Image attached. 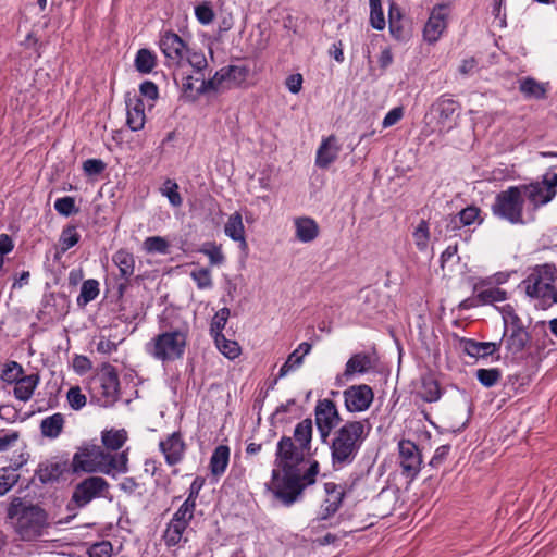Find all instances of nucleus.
Returning a JSON list of instances; mask_svg holds the SVG:
<instances>
[{
    "label": "nucleus",
    "instance_id": "obj_1",
    "mask_svg": "<svg viewBox=\"0 0 557 557\" xmlns=\"http://www.w3.org/2000/svg\"><path fill=\"white\" fill-rule=\"evenodd\" d=\"M370 430L369 420L363 419L347 420L333 432L330 451L332 468L335 471L354 462L369 436Z\"/></svg>",
    "mask_w": 557,
    "mask_h": 557
},
{
    "label": "nucleus",
    "instance_id": "obj_2",
    "mask_svg": "<svg viewBox=\"0 0 557 557\" xmlns=\"http://www.w3.org/2000/svg\"><path fill=\"white\" fill-rule=\"evenodd\" d=\"M301 462L275 458V465L283 471V476L278 470H272V485L274 495L284 504L290 505L300 496L306 487L301 482L298 466Z\"/></svg>",
    "mask_w": 557,
    "mask_h": 557
},
{
    "label": "nucleus",
    "instance_id": "obj_3",
    "mask_svg": "<svg viewBox=\"0 0 557 557\" xmlns=\"http://www.w3.org/2000/svg\"><path fill=\"white\" fill-rule=\"evenodd\" d=\"M313 422L306 418L296 424L293 437L283 435L277 443L275 457L277 459L304 462L306 454L311 449Z\"/></svg>",
    "mask_w": 557,
    "mask_h": 557
},
{
    "label": "nucleus",
    "instance_id": "obj_4",
    "mask_svg": "<svg viewBox=\"0 0 557 557\" xmlns=\"http://www.w3.org/2000/svg\"><path fill=\"white\" fill-rule=\"evenodd\" d=\"M524 199L521 187L509 186L506 190L498 193L491 207L492 213L511 224H525L523 220Z\"/></svg>",
    "mask_w": 557,
    "mask_h": 557
},
{
    "label": "nucleus",
    "instance_id": "obj_5",
    "mask_svg": "<svg viewBox=\"0 0 557 557\" xmlns=\"http://www.w3.org/2000/svg\"><path fill=\"white\" fill-rule=\"evenodd\" d=\"M152 355L162 361L181 359L187 346V333L182 330L163 332L154 337Z\"/></svg>",
    "mask_w": 557,
    "mask_h": 557
},
{
    "label": "nucleus",
    "instance_id": "obj_6",
    "mask_svg": "<svg viewBox=\"0 0 557 557\" xmlns=\"http://www.w3.org/2000/svg\"><path fill=\"white\" fill-rule=\"evenodd\" d=\"M248 74L249 69L246 65H227L218 70L209 79H206L205 74H201V77H197L196 82H200V92L218 91L224 82H234L236 85H240L246 81Z\"/></svg>",
    "mask_w": 557,
    "mask_h": 557
},
{
    "label": "nucleus",
    "instance_id": "obj_7",
    "mask_svg": "<svg viewBox=\"0 0 557 557\" xmlns=\"http://www.w3.org/2000/svg\"><path fill=\"white\" fill-rule=\"evenodd\" d=\"M423 463L422 453L419 446L410 440H400L398 442V465L401 474L412 482L421 471Z\"/></svg>",
    "mask_w": 557,
    "mask_h": 557
},
{
    "label": "nucleus",
    "instance_id": "obj_8",
    "mask_svg": "<svg viewBox=\"0 0 557 557\" xmlns=\"http://www.w3.org/2000/svg\"><path fill=\"white\" fill-rule=\"evenodd\" d=\"M9 519L17 518V522H47L48 513L38 504L14 497L7 507Z\"/></svg>",
    "mask_w": 557,
    "mask_h": 557
},
{
    "label": "nucleus",
    "instance_id": "obj_9",
    "mask_svg": "<svg viewBox=\"0 0 557 557\" xmlns=\"http://www.w3.org/2000/svg\"><path fill=\"white\" fill-rule=\"evenodd\" d=\"M70 300L65 293H45L41 299V308L36 314L40 322L51 321L53 318H62L69 312Z\"/></svg>",
    "mask_w": 557,
    "mask_h": 557
},
{
    "label": "nucleus",
    "instance_id": "obj_10",
    "mask_svg": "<svg viewBox=\"0 0 557 557\" xmlns=\"http://www.w3.org/2000/svg\"><path fill=\"white\" fill-rule=\"evenodd\" d=\"M108 488L109 484L103 478L88 476L75 486L70 503H74L76 507H84Z\"/></svg>",
    "mask_w": 557,
    "mask_h": 557
},
{
    "label": "nucleus",
    "instance_id": "obj_11",
    "mask_svg": "<svg viewBox=\"0 0 557 557\" xmlns=\"http://www.w3.org/2000/svg\"><path fill=\"white\" fill-rule=\"evenodd\" d=\"M345 408L348 412H363L374 400V392L367 384L352 385L343 392Z\"/></svg>",
    "mask_w": 557,
    "mask_h": 557
},
{
    "label": "nucleus",
    "instance_id": "obj_12",
    "mask_svg": "<svg viewBox=\"0 0 557 557\" xmlns=\"http://www.w3.org/2000/svg\"><path fill=\"white\" fill-rule=\"evenodd\" d=\"M461 104L446 95L441 96L434 101L430 108L431 114H434L437 119V124L442 128L450 129L455 124L456 120L460 115Z\"/></svg>",
    "mask_w": 557,
    "mask_h": 557
},
{
    "label": "nucleus",
    "instance_id": "obj_13",
    "mask_svg": "<svg viewBox=\"0 0 557 557\" xmlns=\"http://www.w3.org/2000/svg\"><path fill=\"white\" fill-rule=\"evenodd\" d=\"M64 473H71L67 457H53L51 460L40 462L35 470V476L42 485L59 482Z\"/></svg>",
    "mask_w": 557,
    "mask_h": 557
},
{
    "label": "nucleus",
    "instance_id": "obj_14",
    "mask_svg": "<svg viewBox=\"0 0 557 557\" xmlns=\"http://www.w3.org/2000/svg\"><path fill=\"white\" fill-rule=\"evenodd\" d=\"M97 380L99 381L102 396L109 404L115 403L120 396V380L116 368L109 362L102 363Z\"/></svg>",
    "mask_w": 557,
    "mask_h": 557
},
{
    "label": "nucleus",
    "instance_id": "obj_15",
    "mask_svg": "<svg viewBox=\"0 0 557 557\" xmlns=\"http://www.w3.org/2000/svg\"><path fill=\"white\" fill-rule=\"evenodd\" d=\"M531 339V334L527 331L525 326L509 331L508 320L504 317V333L500 341L502 343L504 342L507 354L513 357L521 354Z\"/></svg>",
    "mask_w": 557,
    "mask_h": 557
},
{
    "label": "nucleus",
    "instance_id": "obj_16",
    "mask_svg": "<svg viewBox=\"0 0 557 557\" xmlns=\"http://www.w3.org/2000/svg\"><path fill=\"white\" fill-rule=\"evenodd\" d=\"M187 48L183 38L172 30L165 32L160 39V49L164 57L176 65H180L185 58Z\"/></svg>",
    "mask_w": 557,
    "mask_h": 557
},
{
    "label": "nucleus",
    "instance_id": "obj_17",
    "mask_svg": "<svg viewBox=\"0 0 557 557\" xmlns=\"http://www.w3.org/2000/svg\"><path fill=\"white\" fill-rule=\"evenodd\" d=\"M342 422L343 419L334 400L324 398L317 401L314 407L315 426L325 425L337 429Z\"/></svg>",
    "mask_w": 557,
    "mask_h": 557
},
{
    "label": "nucleus",
    "instance_id": "obj_18",
    "mask_svg": "<svg viewBox=\"0 0 557 557\" xmlns=\"http://www.w3.org/2000/svg\"><path fill=\"white\" fill-rule=\"evenodd\" d=\"M459 347L471 358L480 359L487 358L488 356H494L500 349L502 341L499 342H478L472 338L467 337H457Z\"/></svg>",
    "mask_w": 557,
    "mask_h": 557
},
{
    "label": "nucleus",
    "instance_id": "obj_19",
    "mask_svg": "<svg viewBox=\"0 0 557 557\" xmlns=\"http://www.w3.org/2000/svg\"><path fill=\"white\" fill-rule=\"evenodd\" d=\"M446 4H437L433 8L431 15L424 26L423 37L429 44H434L446 28Z\"/></svg>",
    "mask_w": 557,
    "mask_h": 557
},
{
    "label": "nucleus",
    "instance_id": "obj_20",
    "mask_svg": "<svg viewBox=\"0 0 557 557\" xmlns=\"http://www.w3.org/2000/svg\"><path fill=\"white\" fill-rule=\"evenodd\" d=\"M160 450L164 454L165 461L169 466H175L184 457L186 444L180 431L173 432L165 441L159 443Z\"/></svg>",
    "mask_w": 557,
    "mask_h": 557
},
{
    "label": "nucleus",
    "instance_id": "obj_21",
    "mask_svg": "<svg viewBox=\"0 0 557 557\" xmlns=\"http://www.w3.org/2000/svg\"><path fill=\"white\" fill-rule=\"evenodd\" d=\"M125 104H126V124L131 131L136 132L144 127L145 125V106L140 96L133 95L127 92L125 95Z\"/></svg>",
    "mask_w": 557,
    "mask_h": 557
},
{
    "label": "nucleus",
    "instance_id": "obj_22",
    "mask_svg": "<svg viewBox=\"0 0 557 557\" xmlns=\"http://www.w3.org/2000/svg\"><path fill=\"white\" fill-rule=\"evenodd\" d=\"M388 27L391 36L398 41H408L411 37V28L407 20L404 18L399 8L392 3L388 12Z\"/></svg>",
    "mask_w": 557,
    "mask_h": 557
},
{
    "label": "nucleus",
    "instance_id": "obj_23",
    "mask_svg": "<svg viewBox=\"0 0 557 557\" xmlns=\"http://www.w3.org/2000/svg\"><path fill=\"white\" fill-rule=\"evenodd\" d=\"M336 138L329 136L321 143L315 157V165L320 169H327L337 159L338 148L334 147Z\"/></svg>",
    "mask_w": 557,
    "mask_h": 557
},
{
    "label": "nucleus",
    "instance_id": "obj_24",
    "mask_svg": "<svg viewBox=\"0 0 557 557\" xmlns=\"http://www.w3.org/2000/svg\"><path fill=\"white\" fill-rule=\"evenodd\" d=\"M296 237L301 243L313 242L320 233V227L315 220L309 216L295 219Z\"/></svg>",
    "mask_w": 557,
    "mask_h": 557
},
{
    "label": "nucleus",
    "instance_id": "obj_25",
    "mask_svg": "<svg viewBox=\"0 0 557 557\" xmlns=\"http://www.w3.org/2000/svg\"><path fill=\"white\" fill-rule=\"evenodd\" d=\"M39 374L33 373L22 376L14 385L13 394L21 401H28L39 384Z\"/></svg>",
    "mask_w": 557,
    "mask_h": 557
},
{
    "label": "nucleus",
    "instance_id": "obj_26",
    "mask_svg": "<svg viewBox=\"0 0 557 557\" xmlns=\"http://www.w3.org/2000/svg\"><path fill=\"white\" fill-rule=\"evenodd\" d=\"M312 345L308 342H302L297 349H295L287 357L286 361L283 363L278 371V377H284L288 374L289 371L299 367L304 362V357L310 352Z\"/></svg>",
    "mask_w": 557,
    "mask_h": 557
},
{
    "label": "nucleus",
    "instance_id": "obj_27",
    "mask_svg": "<svg viewBox=\"0 0 557 557\" xmlns=\"http://www.w3.org/2000/svg\"><path fill=\"white\" fill-rule=\"evenodd\" d=\"M224 232L234 242H239L240 248H247V242L245 239V227L239 212H235L230 215L227 222L225 223Z\"/></svg>",
    "mask_w": 557,
    "mask_h": 557
},
{
    "label": "nucleus",
    "instance_id": "obj_28",
    "mask_svg": "<svg viewBox=\"0 0 557 557\" xmlns=\"http://www.w3.org/2000/svg\"><path fill=\"white\" fill-rule=\"evenodd\" d=\"M112 261L119 268L121 277L128 281L135 270L134 255L128 250L121 248L113 255Z\"/></svg>",
    "mask_w": 557,
    "mask_h": 557
},
{
    "label": "nucleus",
    "instance_id": "obj_29",
    "mask_svg": "<svg viewBox=\"0 0 557 557\" xmlns=\"http://www.w3.org/2000/svg\"><path fill=\"white\" fill-rule=\"evenodd\" d=\"M371 358L364 352L352 355L346 362L343 375L348 379L356 373L363 374L371 369Z\"/></svg>",
    "mask_w": 557,
    "mask_h": 557
},
{
    "label": "nucleus",
    "instance_id": "obj_30",
    "mask_svg": "<svg viewBox=\"0 0 557 557\" xmlns=\"http://www.w3.org/2000/svg\"><path fill=\"white\" fill-rule=\"evenodd\" d=\"M64 423V417L60 412L42 419L40 422L41 435L48 438H57L62 433Z\"/></svg>",
    "mask_w": 557,
    "mask_h": 557
},
{
    "label": "nucleus",
    "instance_id": "obj_31",
    "mask_svg": "<svg viewBox=\"0 0 557 557\" xmlns=\"http://www.w3.org/2000/svg\"><path fill=\"white\" fill-rule=\"evenodd\" d=\"M426 403L437 401L442 396V388L438 381L432 375L422 376L421 391L418 393Z\"/></svg>",
    "mask_w": 557,
    "mask_h": 557
},
{
    "label": "nucleus",
    "instance_id": "obj_32",
    "mask_svg": "<svg viewBox=\"0 0 557 557\" xmlns=\"http://www.w3.org/2000/svg\"><path fill=\"white\" fill-rule=\"evenodd\" d=\"M230 461V448L226 445H219L210 458V471L213 475H221L225 472Z\"/></svg>",
    "mask_w": 557,
    "mask_h": 557
},
{
    "label": "nucleus",
    "instance_id": "obj_33",
    "mask_svg": "<svg viewBox=\"0 0 557 557\" xmlns=\"http://www.w3.org/2000/svg\"><path fill=\"white\" fill-rule=\"evenodd\" d=\"M324 491L327 495V498L325 499V503L327 504L325 511L327 515H333L342 505L343 498L345 496V490H343L334 482H326L324 484Z\"/></svg>",
    "mask_w": 557,
    "mask_h": 557
},
{
    "label": "nucleus",
    "instance_id": "obj_34",
    "mask_svg": "<svg viewBox=\"0 0 557 557\" xmlns=\"http://www.w3.org/2000/svg\"><path fill=\"white\" fill-rule=\"evenodd\" d=\"M70 471L71 473L76 474L81 472H107L108 470L101 469L97 460H91L90 458H86L75 453L72 462H70Z\"/></svg>",
    "mask_w": 557,
    "mask_h": 557
},
{
    "label": "nucleus",
    "instance_id": "obj_35",
    "mask_svg": "<svg viewBox=\"0 0 557 557\" xmlns=\"http://www.w3.org/2000/svg\"><path fill=\"white\" fill-rule=\"evenodd\" d=\"M231 311L227 307L221 308L213 317L210 324V334L214 337L215 343L219 345L221 342H226L223 334L225 324L230 318Z\"/></svg>",
    "mask_w": 557,
    "mask_h": 557
},
{
    "label": "nucleus",
    "instance_id": "obj_36",
    "mask_svg": "<svg viewBox=\"0 0 557 557\" xmlns=\"http://www.w3.org/2000/svg\"><path fill=\"white\" fill-rule=\"evenodd\" d=\"M134 66L141 74H149L157 66V55L147 48L137 51L134 60Z\"/></svg>",
    "mask_w": 557,
    "mask_h": 557
},
{
    "label": "nucleus",
    "instance_id": "obj_37",
    "mask_svg": "<svg viewBox=\"0 0 557 557\" xmlns=\"http://www.w3.org/2000/svg\"><path fill=\"white\" fill-rule=\"evenodd\" d=\"M521 187V194L524 193L528 200L533 207V211H536L540 207L546 203H540L545 198L546 189L540 182H531L529 184L519 185Z\"/></svg>",
    "mask_w": 557,
    "mask_h": 557
},
{
    "label": "nucleus",
    "instance_id": "obj_38",
    "mask_svg": "<svg viewBox=\"0 0 557 557\" xmlns=\"http://www.w3.org/2000/svg\"><path fill=\"white\" fill-rule=\"evenodd\" d=\"M127 441V432L124 429L104 430L101 433V442L107 449L119 450Z\"/></svg>",
    "mask_w": 557,
    "mask_h": 557
},
{
    "label": "nucleus",
    "instance_id": "obj_39",
    "mask_svg": "<svg viewBox=\"0 0 557 557\" xmlns=\"http://www.w3.org/2000/svg\"><path fill=\"white\" fill-rule=\"evenodd\" d=\"M99 295V282L89 278L83 282L81 293L77 297V306L83 308L90 301L95 300Z\"/></svg>",
    "mask_w": 557,
    "mask_h": 557
},
{
    "label": "nucleus",
    "instance_id": "obj_40",
    "mask_svg": "<svg viewBox=\"0 0 557 557\" xmlns=\"http://www.w3.org/2000/svg\"><path fill=\"white\" fill-rule=\"evenodd\" d=\"M79 239L81 235L76 232V226L74 224H67L64 226L59 237V247H61V252H66L69 249L77 245Z\"/></svg>",
    "mask_w": 557,
    "mask_h": 557
},
{
    "label": "nucleus",
    "instance_id": "obj_41",
    "mask_svg": "<svg viewBox=\"0 0 557 557\" xmlns=\"http://www.w3.org/2000/svg\"><path fill=\"white\" fill-rule=\"evenodd\" d=\"M476 299L480 306L492 305L507 299V292L505 289L493 287L490 289L481 290L476 294Z\"/></svg>",
    "mask_w": 557,
    "mask_h": 557
},
{
    "label": "nucleus",
    "instance_id": "obj_42",
    "mask_svg": "<svg viewBox=\"0 0 557 557\" xmlns=\"http://www.w3.org/2000/svg\"><path fill=\"white\" fill-rule=\"evenodd\" d=\"M185 57L188 64L194 69L197 77H201L203 71L208 67V61L202 51H196L189 47L185 51Z\"/></svg>",
    "mask_w": 557,
    "mask_h": 557
},
{
    "label": "nucleus",
    "instance_id": "obj_43",
    "mask_svg": "<svg viewBox=\"0 0 557 557\" xmlns=\"http://www.w3.org/2000/svg\"><path fill=\"white\" fill-rule=\"evenodd\" d=\"M199 252L209 258L211 265H221L225 262V256L222 252L221 245H216L214 242H206L199 249Z\"/></svg>",
    "mask_w": 557,
    "mask_h": 557
},
{
    "label": "nucleus",
    "instance_id": "obj_44",
    "mask_svg": "<svg viewBox=\"0 0 557 557\" xmlns=\"http://www.w3.org/2000/svg\"><path fill=\"white\" fill-rule=\"evenodd\" d=\"M46 524H15V532L23 541H35L44 535Z\"/></svg>",
    "mask_w": 557,
    "mask_h": 557
},
{
    "label": "nucleus",
    "instance_id": "obj_45",
    "mask_svg": "<svg viewBox=\"0 0 557 557\" xmlns=\"http://www.w3.org/2000/svg\"><path fill=\"white\" fill-rule=\"evenodd\" d=\"M520 91L525 96L533 97L535 99H542L546 94L545 87L531 77L524 78L521 82Z\"/></svg>",
    "mask_w": 557,
    "mask_h": 557
},
{
    "label": "nucleus",
    "instance_id": "obj_46",
    "mask_svg": "<svg viewBox=\"0 0 557 557\" xmlns=\"http://www.w3.org/2000/svg\"><path fill=\"white\" fill-rule=\"evenodd\" d=\"M476 380L484 387H493L502 377V371L498 368L479 369L475 373Z\"/></svg>",
    "mask_w": 557,
    "mask_h": 557
},
{
    "label": "nucleus",
    "instance_id": "obj_47",
    "mask_svg": "<svg viewBox=\"0 0 557 557\" xmlns=\"http://www.w3.org/2000/svg\"><path fill=\"white\" fill-rule=\"evenodd\" d=\"M461 227H462V225L458 223L457 214L456 215L448 214L440 221L436 230L438 232V235L448 237V236H453V235L456 236L457 235L456 232L459 231Z\"/></svg>",
    "mask_w": 557,
    "mask_h": 557
},
{
    "label": "nucleus",
    "instance_id": "obj_48",
    "mask_svg": "<svg viewBox=\"0 0 557 557\" xmlns=\"http://www.w3.org/2000/svg\"><path fill=\"white\" fill-rule=\"evenodd\" d=\"M370 2V25L377 29L385 28V17L382 9V0H369Z\"/></svg>",
    "mask_w": 557,
    "mask_h": 557
},
{
    "label": "nucleus",
    "instance_id": "obj_49",
    "mask_svg": "<svg viewBox=\"0 0 557 557\" xmlns=\"http://www.w3.org/2000/svg\"><path fill=\"white\" fill-rule=\"evenodd\" d=\"M22 376H24L23 367L16 361H9L5 363L0 379L8 384H15Z\"/></svg>",
    "mask_w": 557,
    "mask_h": 557
},
{
    "label": "nucleus",
    "instance_id": "obj_50",
    "mask_svg": "<svg viewBox=\"0 0 557 557\" xmlns=\"http://www.w3.org/2000/svg\"><path fill=\"white\" fill-rule=\"evenodd\" d=\"M197 77H194L193 75H187L183 77L182 82V97L185 101L188 102H196L200 96L206 95L207 92H200L199 87H194V81H196Z\"/></svg>",
    "mask_w": 557,
    "mask_h": 557
},
{
    "label": "nucleus",
    "instance_id": "obj_51",
    "mask_svg": "<svg viewBox=\"0 0 557 557\" xmlns=\"http://www.w3.org/2000/svg\"><path fill=\"white\" fill-rule=\"evenodd\" d=\"M169 242L161 236H150L144 242V249L148 253H169Z\"/></svg>",
    "mask_w": 557,
    "mask_h": 557
},
{
    "label": "nucleus",
    "instance_id": "obj_52",
    "mask_svg": "<svg viewBox=\"0 0 557 557\" xmlns=\"http://www.w3.org/2000/svg\"><path fill=\"white\" fill-rule=\"evenodd\" d=\"M481 210L476 206H468L462 209L458 214V223L462 226H470L474 222L478 224H482L483 219L480 218Z\"/></svg>",
    "mask_w": 557,
    "mask_h": 557
},
{
    "label": "nucleus",
    "instance_id": "obj_53",
    "mask_svg": "<svg viewBox=\"0 0 557 557\" xmlns=\"http://www.w3.org/2000/svg\"><path fill=\"white\" fill-rule=\"evenodd\" d=\"M54 209L60 215L65 218L76 214L79 211L75 205V198L72 196L58 198L54 201Z\"/></svg>",
    "mask_w": 557,
    "mask_h": 557
},
{
    "label": "nucleus",
    "instance_id": "obj_54",
    "mask_svg": "<svg viewBox=\"0 0 557 557\" xmlns=\"http://www.w3.org/2000/svg\"><path fill=\"white\" fill-rule=\"evenodd\" d=\"M161 191L173 207H180L182 205L183 199L178 193V185L175 181L166 178Z\"/></svg>",
    "mask_w": 557,
    "mask_h": 557
},
{
    "label": "nucleus",
    "instance_id": "obj_55",
    "mask_svg": "<svg viewBox=\"0 0 557 557\" xmlns=\"http://www.w3.org/2000/svg\"><path fill=\"white\" fill-rule=\"evenodd\" d=\"M195 503L186 499L174 513L170 522H189L194 519Z\"/></svg>",
    "mask_w": 557,
    "mask_h": 557
},
{
    "label": "nucleus",
    "instance_id": "obj_56",
    "mask_svg": "<svg viewBox=\"0 0 557 557\" xmlns=\"http://www.w3.org/2000/svg\"><path fill=\"white\" fill-rule=\"evenodd\" d=\"M186 524H168L163 539L168 546L176 545L183 536Z\"/></svg>",
    "mask_w": 557,
    "mask_h": 557
},
{
    "label": "nucleus",
    "instance_id": "obj_57",
    "mask_svg": "<svg viewBox=\"0 0 557 557\" xmlns=\"http://www.w3.org/2000/svg\"><path fill=\"white\" fill-rule=\"evenodd\" d=\"M416 245L419 250H424L430 239L429 223L425 220H421L413 232Z\"/></svg>",
    "mask_w": 557,
    "mask_h": 557
},
{
    "label": "nucleus",
    "instance_id": "obj_58",
    "mask_svg": "<svg viewBox=\"0 0 557 557\" xmlns=\"http://www.w3.org/2000/svg\"><path fill=\"white\" fill-rule=\"evenodd\" d=\"M195 15L202 25H208L214 20V11L210 2L205 1L195 7Z\"/></svg>",
    "mask_w": 557,
    "mask_h": 557
},
{
    "label": "nucleus",
    "instance_id": "obj_59",
    "mask_svg": "<svg viewBox=\"0 0 557 557\" xmlns=\"http://www.w3.org/2000/svg\"><path fill=\"white\" fill-rule=\"evenodd\" d=\"M544 189H546L545 198L540 203L550 202L557 194V173H554L552 177L544 175L542 182H540Z\"/></svg>",
    "mask_w": 557,
    "mask_h": 557
},
{
    "label": "nucleus",
    "instance_id": "obj_60",
    "mask_svg": "<svg viewBox=\"0 0 557 557\" xmlns=\"http://www.w3.org/2000/svg\"><path fill=\"white\" fill-rule=\"evenodd\" d=\"M70 407L73 410H81L86 405V396L82 393L79 386H73L66 394Z\"/></svg>",
    "mask_w": 557,
    "mask_h": 557
},
{
    "label": "nucleus",
    "instance_id": "obj_61",
    "mask_svg": "<svg viewBox=\"0 0 557 557\" xmlns=\"http://www.w3.org/2000/svg\"><path fill=\"white\" fill-rule=\"evenodd\" d=\"M191 278L196 282L199 289L212 287L211 273L208 268H201L190 273Z\"/></svg>",
    "mask_w": 557,
    "mask_h": 557
},
{
    "label": "nucleus",
    "instance_id": "obj_62",
    "mask_svg": "<svg viewBox=\"0 0 557 557\" xmlns=\"http://www.w3.org/2000/svg\"><path fill=\"white\" fill-rule=\"evenodd\" d=\"M557 268L554 263L539 264L533 269L535 276H541V282L545 278L550 282L556 281Z\"/></svg>",
    "mask_w": 557,
    "mask_h": 557
},
{
    "label": "nucleus",
    "instance_id": "obj_63",
    "mask_svg": "<svg viewBox=\"0 0 557 557\" xmlns=\"http://www.w3.org/2000/svg\"><path fill=\"white\" fill-rule=\"evenodd\" d=\"M112 550V544L108 541H102L92 544L87 553L89 557H111Z\"/></svg>",
    "mask_w": 557,
    "mask_h": 557
},
{
    "label": "nucleus",
    "instance_id": "obj_64",
    "mask_svg": "<svg viewBox=\"0 0 557 557\" xmlns=\"http://www.w3.org/2000/svg\"><path fill=\"white\" fill-rule=\"evenodd\" d=\"M106 168L107 164L101 159H87L83 163V170L89 176L100 175Z\"/></svg>",
    "mask_w": 557,
    "mask_h": 557
}]
</instances>
